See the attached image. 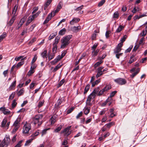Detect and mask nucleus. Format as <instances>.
<instances>
[{"mask_svg":"<svg viewBox=\"0 0 147 147\" xmlns=\"http://www.w3.org/2000/svg\"><path fill=\"white\" fill-rule=\"evenodd\" d=\"M72 35H67L63 37L61 40V45L60 48L64 49L69 43L70 40L71 38Z\"/></svg>","mask_w":147,"mask_h":147,"instance_id":"obj_1","label":"nucleus"},{"mask_svg":"<svg viewBox=\"0 0 147 147\" xmlns=\"http://www.w3.org/2000/svg\"><path fill=\"white\" fill-rule=\"evenodd\" d=\"M43 115L39 114L36 115L33 119V122L36 125H37L38 126L40 125L42 123V118Z\"/></svg>","mask_w":147,"mask_h":147,"instance_id":"obj_2","label":"nucleus"},{"mask_svg":"<svg viewBox=\"0 0 147 147\" xmlns=\"http://www.w3.org/2000/svg\"><path fill=\"white\" fill-rule=\"evenodd\" d=\"M20 118H18L15 121L12 127V133L14 134L15 133L16 131L18 130L19 128V124L20 121Z\"/></svg>","mask_w":147,"mask_h":147,"instance_id":"obj_3","label":"nucleus"},{"mask_svg":"<svg viewBox=\"0 0 147 147\" xmlns=\"http://www.w3.org/2000/svg\"><path fill=\"white\" fill-rule=\"evenodd\" d=\"M31 127V125L30 123H26L23 128V134L25 135L29 134V131L30 130Z\"/></svg>","mask_w":147,"mask_h":147,"instance_id":"obj_4","label":"nucleus"},{"mask_svg":"<svg viewBox=\"0 0 147 147\" xmlns=\"http://www.w3.org/2000/svg\"><path fill=\"white\" fill-rule=\"evenodd\" d=\"M114 81L119 84L122 85L125 84L126 81L124 79L119 78L114 80Z\"/></svg>","mask_w":147,"mask_h":147,"instance_id":"obj_5","label":"nucleus"},{"mask_svg":"<svg viewBox=\"0 0 147 147\" xmlns=\"http://www.w3.org/2000/svg\"><path fill=\"white\" fill-rule=\"evenodd\" d=\"M0 111L2 112L4 115H9L11 114L10 111L4 107L0 108Z\"/></svg>","mask_w":147,"mask_h":147,"instance_id":"obj_6","label":"nucleus"},{"mask_svg":"<svg viewBox=\"0 0 147 147\" xmlns=\"http://www.w3.org/2000/svg\"><path fill=\"white\" fill-rule=\"evenodd\" d=\"M103 68V67L101 66L97 69V74L96 76L97 78H98L103 74L102 70Z\"/></svg>","mask_w":147,"mask_h":147,"instance_id":"obj_7","label":"nucleus"},{"mask_svg":"<svg viewBox=\"0 0 147 147\" xmlns=\"http://www.w3.org/2000/svg\"><path fill=\"white\" fill-rule=\"evenodd\" d=\"M123 46L122 44H119L116 48L114 49L115 53H119L121 50V48Z\"/></svg>","mask_w":147,"mask_h":147,"instance_id":"obj_8","label":"nucleus"},{"mask_svg":"<svg viewBox=\"0 0 147 147\" xmlns=\"http://www.w3.org/2000/svg\"><path fill=\"white\" fill-rule=\"evenodd\" d=\"M71 127V126L67 127L64 129L63 131H62V133H64L65 135L68 136L71 134V131H69Z\"/></svg>","mask_w":147,"mask_h":147,"instance_id":"obj_9","label":"nucleus"},{"mask_svg":"<svg viewBox=\"0 0 147 147\" xmlns=\"http://www.w3.org/2000/svg\"><path fill=\"white\" fill-rule=\"evenodd\" d=\"M15 19L16 17L14 16H13L10 20L7 22V26L8 27L11 26L14 22Z\"/></svg>","mask_w":147,"mask_h":147,"instance_id":"obj_10","label":"nucleus"},{"mask_svg":"<svg viewBox=\"0 0 147 147\" xmlns=\"http://www.w3.org/2000/svg\"><path fill=\"white\" fill-rule=\"evenodd\" d=\"M90 107L86 106L83 109L84 114L86 115H87L90 112Z\"/></svg>","mask_w":147,"mask_h":147,"instance_id":"obj_11","label":"nucleus"},{"mask_svg":"<svg viewBox=\"0 0 147 147\" xmlns=\"http://www.w3.org/2000/svg\"><path fill=\"white\" fill-rule=\"evenodd\" d=\"M62 58L61 56L59 55L58 56L56 59H55L53 61L51 62V64L53 65L55 64Z\"/></svg>","mask_w":147,"mask_h":147,"instance_id":"obj_12","label":"nucleus"},{"mask_svg":"<svg viewBox=\"0 0 147 147\" xmlns=\"http://www.w3.org/2000/svg\"><path fill=\"white\" fill-rule=\"evenodd\" d=\"M80 21L79 18H74L70 22V24L71 25H73L74 23H77Z\"/></svg>","mask_w":147,"mask_h":147,"instance_id":"obj_13","label":"nucleus"},{"mask_svg":"<svg viewBox=\"0 0 147 147\" xmlns=\"http://www.w3.org/2000/svg\"><path fill=\"white\" fill-rule=\"evenodd\" d=\"M81 27L80 26H74L71 28L72 31L74 32H78L80 29Z\"/></svg>","mask_w":147,"mask_h":147,"instance_id":"obj_14","label":"nucleus"},{"mask_svg":"<svg viewBox=\"0 0 147 147\" xmlns=\"http://www.w3.org/2000/svg\"><path fill=\"white\" fill-rule=\"evenodd\" d=\"M117 92V91H115L112 92L110 94V96H109L108 97V98L107 99V101H108V100H112V97L114 96L115 94Z\"/></svg>","mask_w":147,"mask_h":147,"instance_id":"obj_15","label":"nucleus"},{"mask_svg":"<svg viewBox=\"0 0 147 147\" xmlns=\"http://www.w3.org/2000/svg\"><path fill=\"white\" fill-rule=\"evenodd\" d=\"M18 7L17 5H15L13 8L12 11V14L13 15V16H14L15 17L16 16V13L17 9Z\"/></svg>","mask_w":147,"mask_h":147,"instance_id":"obj_16","label":"nucleus"},{"mask_svg":"<svg viewBox=\"0 0 147 147\" xmlns=\"http://www.w3.org/2000/svg\"><path fill=\"white\" fill-rule=\"evenodd\" d=\"M16 84V81L15 80L13 82H12L11 85L10 86L9 89V90H11L13 89H14V87H15Z\"/></svg>","mask_w":147,"mask_h":147,"instance_id":"obj_17","label":"nucleus"},{"mask_svg":"<svg viewBox=\"0 0 147 147\" xmlns=\"http://www.w3.org/2000/svg\"><path fill=\"white\" fill-rule=\"evenodd\" d=\"M56 121V117L55 116H52L50 119V122L51 124H53Z\"/></svg>","mask_w":147,"mask_h":147,"instance_id":"obj_18","label":"nucleus"},{"mask_svg":"<svg viewBox=\"0 0 147 147\" xmlns=\"http://www.w3.org/2000/svg\"><path fill=\"white\" fill-rule=\"evenodd\" d=\"M140 69L137 68L136 70V71L133 73L131 75V78H133L140 71Z\"/></svg>","mask_w":147,"mask_h":147,"instance_id":"obj_19","label":"nucleus"},{"mask_svg":"<svg viewBox=\"0 0 147 147\" xmlns=\"http://www.w3.org/2000/svg\"><path fill=\"white\" fill-rule=\"evenodd\" d=\"M23 57L24 56H20V57H16L15 58V60L16 61H19L20 59H21V61L24 60L25 59L26 57L23 58Z\"/></svg>","mask_w":147,"mask_h":147,"instance_id":"obj_20","label":"nucleus"},{"mask_svg":"<svg viewBox=\"0 0 147 147\" xmlns=\"http://www.w3.org/2000/svg\"><path fill=\"white\" fill-rule=\"evenodd\" d=\"M52 0H47L45 5L44 9L45 10L49 5L50 4Z\"/></svg>","mask_w":147,"mask_h":147,"instance_id":"obj_21","label":"nucleus"},{"mask_svg":"<svg viewBox=\"0 0 147 147\" xmlns=\"http://www.w3.org/2000/svg\"><path fill=\"white\" fill-rule=\"evenodd\" d=\"M51 17L50 16V14L48 15L46 19L44 22L43 24H45L47 23L51 19Z\"/></svg>","mask_w":147,"mask_h":147,"instance_id":"obj_22","label":"nucleus"},{"mask_svg":"<svg viewBox=\"0 0 147 147\" xmlns=\"http://www.w3.org/2000/svg\"><path fill=\"white\" fill-rule=\"evenodd\" d=\"M66 32V29L65 28H63L59 31V34L60 35H63L65 34Z\"/></svg>","mask_w":147,"mask_h":147,"instance_id":"obj_23","label":"nucleus"},{"mask_svg":"<svg viewBox=\"0 0 147 147\" xmlns=\"http://www.w3.org/2000/svg\"><path fill=\"white\" fill-rule=\"evenodd\" d=\"M96 96V95H93V93H91L88 97L87 100H91L94 98Z\"/></svg>","mask_w":147,"mask_h":147,"instance_id":"obj_24","label":"nucleus"},{"mask_svg":"<svg viewBox=\"0 0 147 147\" xmlns=\"http://www.w3.org/2000/svg\"><path fill=\"white\" fill-rule=\"evenodd\" d=\"M53 46L52 48L53 52V53H55L57 50V45L55 44H53Z\"/></svg>","mask_w":147,"mask_h":147,"instance_id":"obj_25","label":"nucleus"},{"mask_svg":"<svg viewBox=\"0 0 147 147\" xmlns=\"http://www.w3.org/2000/svg\"><path fill=\"white\" fill-rule=\"evenodd\" d=\"M34 139V138H31L30 140L27 141L25 143L24 145L27 146L29 145V144L32 142V141Z\"/></svg>","mask_w":147,"mask_h":147,"instance_id":"obj_26","label":"nucleus"},{"mask_svg":"<svg viewBox=\"0 0 147 147\" xmlns=\"http://www.w3.org/2000/svg\"><path fill=\"white\" fill-rule=\"evenodd\" d=\"M90 88V85L89 84H87L84 90V94L86 93L88 90H89Z\"/></svg>","mask_w":147,"mask_h":147,"instance_id":"obj_27","label":"nucleus"},{"mask_svg":"<svg viewBox=\"0 0 147 147\" xmlns=\"http://www.w3.org/2000/svg\"><path fill=\"white\" fill-rule=\"evenodd\" d=\"M47 51L45 50L43 52L41 53V56L43 58H44L45 57L46 58H47Z\"/></svg>","mask_w":147,"mask_h":147,"instance_id":"obj_28","label":"nucleus"},{"mask_svg":"<svg viewBox=\"0 0 147 147\" xmlns=\"http://www.w3.org/2000/svg\"><path fill=\"white\" fill-rule=\"evenodd\" d=\"M103 62V61L100 60L99 61L96 62L94 65V68H96L99 66L101 63Z\"/></svg>","mask_w":147,"mask_h":147,"instance_id":"obj_29","label":"nucleus"},{"mask_svg":"<svg viewBox=\"0 0 147 147\" xmlns=\"http://www.w3.org/2000/svg\"><path fill=\"white\" fill-rule=\"evenodd\" d=\"M62 66L61 65H60V64H58L57 65L54 69L53 71V72L56 71L57 70H58L60 67H61Z\"/></svg>","mask_w":147,"mask_h":147,"instance_id":"obj_30","label":"nucleus"},{"mask_svg":"<svg viewBox=\"0 0 147 147\" xmlns=\"http://www.w3.org/2000/svg\"><path fill=\"white\" fill-rule=\"evenodd\" d=\"M99 51V49H97L96 50H94L92 52V55L94 56H96Z\"/></svg>","mask_w":147,"mask_h":147,"instance_id":"obj_31","label":"nucleus"},{"mask_svg":"<svg viewBox=\"0 0 147 147\" xmlns=\"http://www.w3.org/2000/svg\"><path fill=\"white\" fill-rule=\"evenodd\" d=\"M124 28V27L121 25H119V26L118 28H117V29L116 30V32H120Z\"/></svg>","mask_w":147,"mask_h":147,"instance_id":"obj_32","label":"nucleus"},{"mask_svg":"<svg viewBox=\"0 0 147 147\" xmlns=\"http://www.w3.org/2000/svg\"><path fill=\"white\" fill-rule=\"evenodd\" d=\"M140 11L139 8L138 7H134L133 10L131 11V12L133 13H135L137 11Z\"/></svg>","mask_w":147,"mask_h":147,"instance_id":"obj_33","label":"nucleus"},{"mask_svg":"<svg viewBox=\"0 0 147 147\" xmlns=\"http://www.w3.org/2000/svg\"><path fill=\"white\" fill-rule=\"evenodd\" d=\"M34 72V70L32 69V68H30V69L28 72L27 75L28 76H30L32 74H33Z\"/></svg>","mask_w":147,"mask_h":147,"instance_id":"obj_34","label":"nucleus"},{"mask_svg":"<svg viewBox=\"0 0 147 147\" xmlns=\"http://www.w3.org/2000/svg\"><path fill=\"white\" fill-rule=\"evenodd\" d=\"M91 100H87L86 101V106L88 107L89 106L90 107L92 105V103L91 102Z\"/></svg>","mask_w":147,"mask_h":147,"instance_id":"obj_35","label":"nucleus"},{"mask_svg":"<svg viewBox=\"0 0 147 147\" xmlns=\"http://www.w3.org/2000/svg\"><path fill=\"white\" fill-rule=\"evenodd\" d=\"M127 37V36L126 35H124L123 37L121 38V42L119 43V44H122V45H123V43L125 41Z\"/></svg>","mask_w":147,"mask_h":147,"instance_id":"obj_36","label":"nucleus"},{"mask_svg":"<svg viewBox=\"0 0 147 147\" xmlns=\"http://www.w3.org/2000/svg\"><path fill=\"white\" fill-rule=\"evenodd\" d=\"M36 26V24H33L31 25L30 28L28 29V32H31L34 29V28Z\"/></svg>","mask_w":147,"mask_h":147,"instance_id":"obj_37","label":"nucleus"},{"mask_svg":"<svg viewBox=\"0 0 147 147\" xmlns=\"http://www.w3.org/2000/svg\"><path fill=\"white\" fill-rule=\"evenodd\" d=\"M119 16V13L117 11H116L114 13L113 16V18L117 19L118 18Z\"/></svg>","mask_w":147,"mask_h":147,"instance_id":"obj_38","label":"nucleus"},{"mask_svg":"<svg viewBox=\"0 0 147 147\" xmlns=\"http://www.w3.org/2000/svg\"><path fill=\"white\" fill-rule=\"evenodd\" d=\"M7 122V119L6 118H4L2 122L1 126L2 127H4Z\"/></svg>","mask_w":147,"mask_h":147,"instance_id":"obj_39","label":"nucleus"},{"mask_svg":"<svg viewBox=\"0 0 147 147\" xmlns=\"http://www.w3.org/2000/svg\"><path fill=\"white\" fill-rule=\"evenodd\" d=\"M111 86L110 85H107L105 88H104L106 92L108 90L111 89Z\"/></svg>","mask_w":147,"mask_h":147,"instance_id":"obj_40","label":"nucleus"},{"mask_svg":"<svg viewBox=\"0 0 147 147\" xmlns=\"http://www.w3.org/2000/svg\"><path fill=\"white\" fill-rule=\"evenodd\" d=\"M17 104V103L16 102V100H14L13 101L12 103V108L13 109L14 108L16 105Z\"/></svg>","mask_w":147,"mask_h":147,"instance_id":"obj_41","label":"nucleus"},{"mask_svg":"<svg viewBox=\"0 0 147 147\" xmlns=\"http://www.w3.org/2000/svg\"><path fill=\"white\" fill-rule=\"evenodd\" d=\"M134 57V56L133 55L131 56L130 57V60L129 61V63H131L135 61V60L133 58Z\"/></svg>","mask_w":147,"mask_h":147,"instance_id":"obj_42","label":"nucleus"},{"mask_svg":"<svg viewBox=\"0 0 147 147\" xmlns=\"http://www.w3.org/2000/svg\"><path fill=\"white\" fill-rule=\"evenodd\" d=\"M39 131H36V132H35V133L32 134V135L31 136V137L32 138H34V139L35 137L38 136L39 134Z\"/></svg>","mask_w":147,"mask_h":147,"instance_id":"obj_43","label":"nucleus"},{"mask_svg":"<svg viewBox=\"0 0 147 147\" xmlns=\"http://www.w3.org/2000/svg\"><path fill=\"white\" fill-rule=\"evenodd\" d=\"M97 34V32L95 31V33H93L92 36V40H94L96 39V35Z\"/></svg>","mask_w":147,"mask_h":147,"instance_id":"obj_44","label":"nucleus"},{"mask_svg":"<svg viewBox=\"0 0 147 147\" xmlns=\"http://www.w3.org/2000/svg\"><path fill=\"white\" fill-rule=\"evenodd\" d=\"M37 58V56L36 55H34V58H33L32 61H31V64H33L34 62H35V61L36 60Z\"/></svg>","mask_w":147,"mask_h":147,"instance_id":"obj_45","label":"nucleus"},{"mask_svg":"<svg viewBox=\"0 0 147 147\" xmlns=\"http://www.w3.org/2000/svg\"><path fill=\"white\" fill-rule=\"evenodd\" d=\"M65 82V80L64 79H62L59 82L58 85L59 86L58 87H59L61 86Z\"/></svg>","mask_w":147,"mask_h":147,"instance_id":"obj_46","label":"nucleus"},{"mask_svg":"<svg viewBox=\"0 0 147 147\" xmlns=\"http://www.w3.org/2000/svg\"><path fill=\"white\" fill-rule=\"evenodd\" d=\"M105 2V0H101L98 3V6L100 7L102 6Z\"/></svg>","mask_w":147,"mask_h":147,"instance_id":"obj_47","label":"nucleus"},{"mask_svg":"<svg viewBox=\"0 0 147 147\" xmlns=\"http://www.w3.org/2000/svg\"><path fill=\"white\" fill-rule=\"evenodd\" d=\"M6 36V34L5 33L0 36V42L5 38Z\"/></svg>","mask_w":147,"mask_h":147,"instance_id":"obj_48","label":"nucleus"},{"mask_svg":"<svg viewBox=\"0 0 147 147\" xmlns=\"http://www.w3.org/2000/svg\"><path fill=\"white\" fill-rule=\"evenodd\" d=\"M62 125H60L55 130V131L56 132H58L61 130L62 128Z\"/></svg>","mask_w":147,"mask_h":147,"instance_id":"obj_49","label":"nucleus"},{"mask_svg":"<svg viewBox=\"0 0 147 147\" xmlns=\"http://www.w3.org/2000/svg\"><path fill=\"white\" fill-rule=\"evenodd\" d=\"M44 100H42V101H40L38 103V108H40L44 104Z\"/></svg>","mask_w":147,"mask_h":147,"instance_id":"obj_50","label":"nucleus"},{"mask_svg":"<svg viewBox=\"0 0 147 147\" xmlns=\"http://www.w3.org/2000/svg\"><path fill=\"white\" fill-rule=\"evenodd\" d=\"M133 47L132 46H130L127 49H126L125 51V53H127L128 52H129L130 51H131V49H132V48Z\"/></svg>","mask_w":147,"mask_h":147,"instance_id":"obj_51","label":"nucleus"},{"mask_svg":"<svg viewBox=\"0 0 147 147\" xmlns=\"http://www.w3.org/2000/svg\"><path fill=\"white\" fill-rule=\"evenodd\" d=\"M147 33V30L145 29L143 31L142 33H141V35L142 36H144Z\"/></svg>","mask_w":147,"mask_h":147,"instance_id":"obj_52","label":"nucleus"},{"mask_svg":"<svg viewBox=\"0 0 147 147\" xmlns=\"http://www.w3.org/2000/svg\"><path fill=\"white\" fill-rule=\"evenodd\" d=\"M24 92V89H22L20 90V91L18 93V96H20L23 94Z\"/></svg>","mask_w":147,"mask_h":147,"instance_id":"obj_53","label":"nucleus"},{"mask_svg":"<svg viewBox=\"0 0 147 147\" xmlns=\"http://www.w3.org/2000/svg\"><path fill=\"white\" fill-rule=\"evenodd\" d=\"M55 53H53L52 54H51L50 56H49L48 57L49 60H51L54 58L55 56Z\"/></svg>","mask_w":147,"mask_h":147,"instance_id":"obj_54","label":"nucleus"},{"mask_svg":"<svg viewBox=\"0 0 147 147\" xmlns=\"http://www.w3.org/2000/svg\"><path fill=\"white\" fill-rule=\"evenodd\" d=\"M74 107H72L71 108L69 109H68L67 111V114H69L71 113L72 111L74 109Z\"/></svg>","mask_w":147,"mask_h":147,"instance_id":"obj_55","label":"nucleus"},{"mask_svg":"<svg viewBox=\"0 0 147 147\" xmlns=\"http://www.w3.org/2000/svg\"><path fill=\"white\" fill-rule=\"evenodd\" d=\"M59 39V38L58 36H56L55 37V42L53 44L56 45L58 42V40Z\"/></svg>","mask_w":147,"mask_h":147,"instance_id":"obj_56","label":"nucleus"},{"mask_svg":"<svg viewBox=\"0 0 147 147\" xmlns=\"http://www.w3.org/2000/svg\"><path fill=\"white\" fill-rule=\"evenodd\" d=\"M116 54V57L117 59H119L120 56L122 55L123 53H115Z\"/></svg>","mask_w":147,"mask_h":147,"instance_id":"obj_57","label":"nucleus"},{"mask_svg":"<svg viewBox=\"0 0 147 147\" xmlns=\"http://www.w3.org/2000/svg\"><path fill=\"white\" fill-rule=\"evenodd\" d=\"M24 63V61L20 62L17 64L16 66L17 67H20Z\"/></svg>","mask_w":147,"mask_h":147,"instance_id":"obj_58","label":"nucleus"},{"mask_svg":"<svg viewBox=\"0 0 147 147\" xmlns=\"http://www.w3.org/2000/svg\"><path fill=\"white\" fill-rule=\"evenodd\" d=\"M68 143V142L67 140L66 139H65L63 140V141L62 143V145H67Z\"/></svg>","mask_w":147,"mask_h":147,"instance_id":"obj_59","label":"nucleus"},{"mask_svg":"<svg viewBox=\"0 0 147 147\" xmlns=\"http://www.w3.org/2000/svg\"><path fill=\"white\" fill-rule=\"evenodd\" d=\"M98 91V88L95 89L92 93H93V95H96V94L97 93Z\"/></svg>","mask_w":147,"mask_h":147,"instance_id":"obj_60","label":"nucleus"},{"mask_svg":"<svg viewBox=\"0 0 147 147\" xmlns=\"http://www.w3.org/2000/svg\"><path fill=\"white\" fill-rule=\"evenodd\" d=\"M139 47V45H136L134 46V47L133 50V51H136L138 49V48Z\"/></svg>","mask_w":147,"mask_h":147,"instance_id":"obj_61","label":"nucleus"},{"mask_svg":"<svg viewBox=\"0 0 147 147\" xmlns=\"http://www.w3.org/2000/svg\"><path fill=\"white\" fill-rule=\"evenodd\" d=\"M82 111H81L80 113H79L76 117V119H78L80 117H81L82 115Z\"/></svg>","mask_w":147,"mask_h":147,"instance_id":"obj_62","label":"nucleus"},{"mask_svg":"<svg viewBox=\"0 0 147 147\" xmlns=\"http://www.w3.org/2000/svg\"><path fill=\"white\" fill-rule=\"evenodd\" d=\"M62 6H63V4H62V3L61 2H60L58 5L57 7L58 8H59L60 9H61L62 8Z\"/></svg>","mask_w":147,"mask_h":147,"instance_id":"obj_63","label":"nucleus"},{"mask_svg":"<svg viewBox=\"0 0 147 147\" xmlns=\"http://www.w3.org/2000/svg\"><path fill=\"white\" fill-rule=\"evenodd\" d=\"M38 10V7H37L33 9V11L32 12V14H34Z\"/></svg>","mask_w":147,"mask_h":147,"instance_id":"obj_64","label":"nucleus"}]
</instances>
